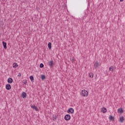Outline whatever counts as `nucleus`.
Masks as SVG:
<instances>
[{
  "instance_id": "nucleus-23",
  "label": "nucleus",
  "mask_w": 125,
  "mask_h": 125,
  "mask_svg": "<svg viewBox=\"0 0 125 125\" xmlns=\"http://www.w3.org/2000/svg\"><path fill=\"white\" fill-rule=\"evenodd\" d=\"M18 77H21V73H19Z\"/></svg>"
},
{
  "instance_id": "nucleus-10",
  "label": "nucleus",
  "mask_w": 125,
  "mask_h": 125,
  "mask_svg": "<svg viewBox=\"0 0 125 125\" xmlns=\"http://www.w3.org/2000/svg\"><path fill=\"white\" fill-rule=\"evenodd\" d=\"M101 112L104 114H105L107 112V109L105 107H103L101 108Z\"/></svg>"
},
{
  "instance_id": "nucleus-15",
  "label": "nucleus",
  "mask_w": 125,
  "mask_h": 125,
  "mask_svg": "<svg viewBox=\"0 0 125 125\" xmlns=\"http://www.w3.org/2000/svg\"><path fill=\"white\" fill-rule=\"evenodd\" d=\"M109 121H114V119H115V117L114 116L110 115L109 117Z\"/></svg>"
},
{
  "instance_id": "nucleus-8",
  "label": "nucleus",
  "mask_w": 125,
  "mask_h": 125,
  "mask_svg": "<svg viewBox=\"0 0 125 125\" xmlns=\"http://www.w3.org/2000/svg\"><path fill=\"white\" fill-rule=\"evenodd\" d=\"M115 69H116V66H112L109 67V71H111V72H113Z\"/></svg>"
},
{
  "instance_id": "nucleus-22",
  "label": "nucleus",
  "mask_w": 125,
  "mask_h": 125,
  "mask_svg": "<svg viewBox=\"0 0 125 125\" xmlns=\"http://www.w3.org/2000/svg\"><path fill=\"white\" fill-rule=\"evenodd\" d=\"M22 83H24V84H27V80H23Z\"/></svg>"
},
{
  "instance_id": "nucleus-21",
  "label": "nucleus",
  "mask_w": 125,
  "mask_h": 125,
  "mask_svg": "<svg viewBox=\"0 0 125 125\" xmlns=\"http://www.w3.org/2000/svg\"><path fill=\"white\" fill-rule=\"evenodd\" d=\"M41 79L42 80H44L45 79V76L43 75H41Z\"/></svg>"
},
{
  "instance_id": "nucleus-19",
  "label": "nucleus",
  "mask_w": 125,
  "mask_h": 125,
  "mask_svg": "<svg viewBox=\"0 0 125 125\" xmlns=\"http://www.w3.org/2000/svg\"><path fill=\"white\" fill-rule=\"evenodd\" d=\"M89 78H93V73L90 72L89 74Z\"/></svg>"
},
{
  "instance_id": "nucleus-4",
  "label": "nucleus",
  "mask_w": 125,
  "mask_h": 125,
  "mask_svg": "<svg viewBox=\"0 0 125 125\" xmlns=\"http://www.w3.org/2000/svg\"><path fill=\"white\" fill-rule=\"evenodd\" d=\"M67 113L68 114H74V109L73 108H70L67 110Z\"/></svg>"
},
{
  "instance_id": "nucleus-11",
  "label": "nucleus",
  "mask_w": 125,
  "mask_h": 125,
  "mask_svg": "<svg viewBox=\"0 0 125 125\" xmlns=\"http://www.w3.org/2000/svg\"><path fill=\"white\" fill-rule=\"evenodd\" d=\"M31 108H32L33 110H35V111H39V108L36 105H31Z\"/></svg>"
},
{
  "instance_id": "nucleus-16",
  "label": "nucleus",
  "mask_w": 125,
  "mask_h": 125,
  "mask_svg": "<svg viewBox=\"0 0 125 125\" xmlns=\"http://www.w3.org/2000/svg\"><path fill=\"white\" fill-rule=\"evenodd\" d=\"M13 68H17V67H18V64H17V63L14 62L13 64Z\"/></svg>"
},
{
  "instance_id": "nucleus-7",
  "label": "nucleus",
  "mask_w": 125,
  "mask_h": 125,
  "mask_svg": "<svg viewBox=\"0 0 125 125\" xmlns=\"http://www.w3.org/2000/svg\"><path fill=\"white\" fill-rule=\"evenodd\" d=\"M124 121H125V118H124V116L119 117V122H120V123H124Z\"/></svg>"
},
{
  "instance_id": "nucleus-18",
  "label": "nucleus",
  "mask_w": 125,
  "mask_h": 125,
  "mask_svg": "<svg viewBox=\"0 0 125 125\" xmlns=\"http://www.w3.org/2000/svg\"><path fill=\"white\" fill-rule=\"evenodd\" d=\"M29 79H30V81H31L32 82H34V76H30Z\"/></svg>"
},
{
  "instance_id": "nucleus-13",
  "label": "nucleus",
  "mask_w": 125,
  "mask_h": 125,
  "mask_svg": "<svg viewBox=\"0 0 125 125\" xmlns=\"http://www.w3.org/2000/svg\"><path fill=\"white\" fill-rule=\"evenodd\" d=\"M118 113H120L121 114H123L124 113V109L123 108H119L117 110Z\"/></svg>"
},
{
  "instance_id": "nucleus-5",
  "label": "nucleus",
  "mask_w": 125,
  "mask_h": 125,
  "mask_svg": "<svg viewBox=\"0 0 125 125\" xmlns=\"http://www.w3.org/2000/svg\"><path fill=\"white\" fill-rule=\"evenodd\" d=\"M48 65L49 67H52L53 66H54V63H53V61H50L48 62Z\"/></svg>"
},
{
  "instance_id": "nucleus-20",
  "label": "nucleus",
  "mask_w": 125,
  "mask_h": 125,
  "mask_svg": "<svg viewBox=\"0 0 125 125\" xmlns=\"http://www.w3.org/2000/svg\"><path fill=\"white\" fill-rule=\"evenodd\" d=\"M43 67H44V65H43V63H41L40 64V68H43Z\"/></svg>"
},
{
  "instance_id": "nucleus-6",
  "label": "nucleus",
  "mask_w": 125,
  "mask_h": 125,
  "mask_svg": "<svg viewBox=\"0 0 125 125\" xmlns=\"http://www.w3.org/2000/svg\"><path fill=\"white\" fill-rule=\"evenodd\" d=\"M26 96H27V94L26 93V92H22L21 94V97L24 99V98H26Z\"/></svg>"
},
{
  "instance_id": "nucleus-17",
  "label": "nucleus",
  "mask_w": 125,
  "mask_h": 125,
  "mask_svg": "<svg viewBox=\"0 0 125 125\" xmlns=\"http://www.w3.org/2000/svg\"><path fill=\"white\" fill-rule=\"evenodd\" d=\"M51 45H52L51 42H49L48 43V47L49 49H51Z\"/></svg>"
},
{
  "instance_id": "nucleus-2",
  "label": "nucleus",
  "mask_w": 125,
  "mask_h": 125,
  "mask_svg": "<svg viewBox=\"0 0 125 125\" xmlns=\"http://www.w3.org/2000/svg\"><path fill=\"white\" fill-rule=\"evenodd\" d=\"M64 120H65V121H70V120H71V116L69 114L65 115Z\"/></svg>"
},
{
  "instance_id": "nucleus-25",
  "label": "nucleus",
  "mask_w": 125,
  "mask_h": 125,
  "mask_svg": "<svg viewBox=\"0 0 125 125\" xmlns=\"http://www.w3.org/2000/svg\"><path fill=\"white\" fill-rule=\"evenodd\" d=\"M120 1H121V2L124 1V0H120Z\"/></svg>"
},
{
  "instance_id": "nucleus-24",
  "label": "nucleus",
  "mask_w": 125,
  "mask_h": 125,
  "mask_svg": "<svg viewBox=\"0 0 125 125\" xmlns=\"http://www.w3.org/2000/svg\"><path fill=\"white\" fill-rule=\"evenodd\" d=\"M70 60L72 62H74V59H70Z\"/></svg>"
},
{
  "instance_id": "nucleus-9",
  "label": "nucleus",
  "mask_w": 125,
  "mask_h": 125,
  "mask_svg": "<svg viewBox=\"0 0 125 125\" xmlns=\"http://www.w3.org/2000/svg\"><path fill=\"white\" fill-rule=\"evenodd\" d=\"M7 83H13V79H12L11 78H9L7 79Z\"/></svg>"
},
{
  "instance_id": "nucleus-14",
  "label": "nucleus",
  "mask_w": 125,
  "mask_h": 125,
  "mask_svg": "<svg viewBox=\"0 0 125 125\" xmlns=\"http://www.w3.org/2000/svg\"><path fill=\"white\" fill-rule=\"evenodd\" d=\"M99 65V62H96L94 64V66L95 67V68H97Z\"/></svg>"
},
{
  "instance_id": "nucleus-12",
  "label": "nucleus",
  "mask_w": 125,
  "mask_h": 125,
  "mask_svg": "<svg viewBox=\"0 0 125 125\" xmlns=\"http://www.w3.org/2000/svg\"><path fill=\"white\" fill-rule=\"evenodd\" d=\"M2 44H3V47L4 48V49H6V48H7L6 45H7V43H6V42H4V41H3L2 42Z\"/></svg>"
},
{
  "instance_id": "nucleus-1",
  "label": "nucleus",
  "mask_w": 125,
  "mask_h": 125,
  "mask_svg": "<svg viewBox=\"0 0 125 125\" xmlns=\"http://www.w3.org/2000/svg\"><path fill=\"white\" fill-rule=\"evenodd\" d=\"M81 95H82V96H83L84 97L88 96V92H87V91H86L85 90H83L82 91Z\"/></svg>"
},
{
  "instance_id": "nucleus-3",
  "label": "nucleus",
  "mask_w": 125,
  "mask_h": 125,
  "mask_svg": "<svg viewBox=\"0 0 125 125\" xmlns=\"http://www.w3.org/2000/svg\"><path fill=\"white\" fill-rule=\"evenodd\" d=\"M5 88L7 90H10V89H11V85H10V84H6Z\"/></svg>"
}]
</instances>
